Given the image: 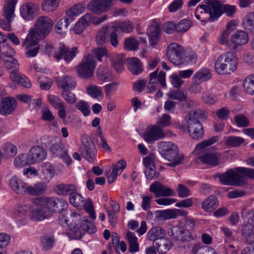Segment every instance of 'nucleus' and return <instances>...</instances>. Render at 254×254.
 Segmentation results:
<instances>
[{
    "instance_id": "3",
    "label": "nucleus",
    "mask_w": 254,
    "mask_h": 254,
    "mask_svg": "<svg viewBox=\"0 0 254 254\" xmlns=\"http://www.w3.org/2000/svg\"><path fill=\"white\" fill-rule=\"evenodd\" d=\"M237 58L231 52H226L218 57L215 63V70L219 74H229L237 67Z\"/></svg>"
},
{
    "instance_id": "4",
    "label": "nucleus",
    "mask_w": 254,
    "mask_h": 254,
    "mask_svg": "<svg viewBox=\"0 0 254 254\" xmlns=\"http://www.w3.org/2000/svg\"><path fill=\"white\" fill-rule=\"evenodd\" d=\"M32 202L34 205L31 213L29 214L32 220L41 221L51 217L44 196L32 198Z\"/></svg>"
},
{
    "instance_id": "40",
    "label": "nucleus",
    "mask_w": 254,
    "mask_h": 254,
    "mask_svg": "<svg viewBox=\"0 0 254 254\" xmlns=\"http://www.w3.org/2000/svg\"><path fill=\"white\" fill-rule=\"evenodd\" d=\"M128 68L130 72L134 75H137L143 70L142 64L138 59L131 58L128 63Z\"/></svg>"
},
{
    "instance_id": "8",
    "label": "nucleus",
    "mask_w": 254,
    "mask_h": 254,
    "mask_svg": "<svg viewBox=\"0 0 254 254\" xmlns=\"http://www.w3.org/2000/svg\"><path fill=\"white\" fill-rule=\"evenodd\" d=\"M81 140L79 151L81 155L89 162H93L96 159L97 154V149L93 142L87 134H83Z\"/></svg>"
},
{
    "instance_id": "30",
    "label": "nucleus",
    "mask_w": 254,
    "mask_h": 254,
    "mask_svg": "<svg viewBox=\"0 0 254 254\" xmlns=\"http://www.w3.org/2000/svg\"><path fill=\"white\" fill-rule=\"evenodd\" d=\"M91 20L92 15L91 14L87 13L85 14L75 24L73 28V32L76 34L82 33L88 26L89 23L91 22Z\"/></svg>"
},
{
    "instance_id": "21",
    "label": "nucleus",
    "mask_w": 254,
    "mask_h": 254,
    "mask_svg": "<svg viewBox=\"0 0 254 254\" xmlns=\"http://www.w3.org/2000/svg\"><path fill=\"white\" fill-rule=\"evenodd\" d=\"M112 0H94L88 4V9L96 14L107 11L112 5Z\"/></svg>"
},
{
    "instance_id": "17",
    "label": "nucleus",
    "mask_w": 254,
    "mask_h": 254,
    "mask_svg": "<svg viewBox=\"0 0 254 254\" xmlns=\"http://www.w3.org/2000/svg\"><path fill=\"white\" fill-rule=\"evenodd\" d=\"M47 151L43 147L34 146L31 148L27 154L30 165L39 163L44 161L47 157Z\"/></svg>"
},
{
    "instance_id": "55",
    "label": "nucleus",
    "mask_w": 254,
    "mask_h": 254,
    "mask_svg": "<svg viewBox=\"0 0 254 254\" xmlns=\"http://www.w3.org/2000/svg\"><path fill=\"white\" fill-rule=\"evenodd\" d=\"M168 96L170 99L182 101L187 99V94L183 91L177 90L169 92Z\"/></svg>"
},
{
    "instance_id": "50",
    "label": "nucleus",
    "mask_w": 254,
    "mask_h": 254,
    "mask_svg": "<svg viewBox=\"0 0 254 254\" xmlns=\"http://www.w3.org/2000/svg\"><path fill=\"white\" fill-rule=\"evenodd\" d=\"M139 42L133 37L127 38L124 42V47L127 51H136L138 50Z\"/></svg>"
},
{
    "instance_id": "32",
    "label": "nucleus",
    "mask_w": 254,
    "mask_h": 254,
    "mask_svg": "<svg viewBox=\"0 0 254 254\" xmlns=\"http://www.w3.org/2000/svg\"><path fill=\"white\" fill-rule=\"evenodd\" d=\"M54 190L59 195H70L73 191H77V188L74 185L61 184L57 185Z\"/></svg>"
},
{
    "instance_id": "28",
    "label": "nucleus",
    "mask_w": 254,
    "mask_h": 254,
    "mask_svg": "<svg viewBox=\"0 0 254 254\" xmlns=\"http://www.w3.org/2000/svg\"><path fill=\"white\" fill-rule=\"evenodd\" d=\"M47 189V185L44 182H38L33 186L27 185L26 194L38 196L44 194Z\"/></svg>"
},
{
    "instance_id": "26",
    "label": "nucleus",
    "mask_w": 254,
    "mask_h": 254,
    "mask_svg": "<svg viewBox=\"0 0 254 254\" xmlns=\"http://www.w3.org/2000/svg\"><path fill=\"white\" fill-rule=\"evenodd\" d=\"M16 100L12 98L5 97L0 99V114L5 115L11 114L16 107Z\"/></svg>"
},
{
    "instance_id": "33",
    "label": "nucleus",
    "mask_w": 254,
    "mask_h": 254,
    "mask_svg": "<svg viewBox=\"0 0 254 254\" xmlns=\"http://www.w3.org/2000/svg\"><path fill=\"white\" fill-rule=\"evenodd\" d=\"M110 60L112 66L118 72H122L124 68L125 60L122 55L112 54L110 56Z\"/></svg>"
},
{
    "instance_id": "52",
    "label": "nucleus",
    "mask_w": 254,
    "mask_h": 254,
    "mask_svg": "<svg viewBox=\"0 0 254 254\" xmlns=\"http://www.w3.org/2000/svg\"><path fill=\"white\" fill-rule=\"evenodd\" d=\"M87 92L92 98L98 99L103 97V93L100 87L91 85L87 87Z\"/></svg>"
},
{
    "instance_id": "29",
    "label": "nucleus",
    "mask_w": 254,
    "mask_h": 254,
    "mask_svg": "<svg viewBox=\"0 0 254 254\" xmlns=\"http://www.w3.org/2000/svg\"><path fill=\"white\" fill-rule=\"evenodd\" d=\"M77 82L74 78L71 76L64 75L58 81V86L64 90L73 89L76 86Z\"/></svg>"
},
{
    "instance_id": "56",
    "label": "nucleus",
    "mask_w": 254,
    "mask_h": 254,
    "mask_svg": "<svg viewBox=\"0 0 254 254\" xmlns=\"http://www.w3.org/2000/svg\"><path fill=\"white\" fill-rule=\"evenodd\" d=\"M82 207L84 208L86 211L90 215L91 218L92 219H95V212L94 209L93 203L90 198L84 200Z\"/></svg>"
},
{
    "instance_id": "36",
    "label": "nucleus",
    "mask_w": 254,
    "mask_h": 254,
    "mask_svg": "<svg viewBox=\"0 0 254 254\" xmlns=\"http://www.w3.org/2000/svg\"><path fill=\"white\" fill-rule=\"evenodd\" d=\"M17 0H8L3 9V15L6 20L11 21L14 16V8Z\"/></svg>"
},
{
    "instance_id": "51",
    "label": "nucleus",
    "mask_w": 254,
    "mask_h": 254,
    "mask_svg": "<svg viewBox=\"0 0 254 254\" xmlns=\"http://www.w3.org/2000/svg\"><path fill=\"white\" fill-rule=\"evenodd\" d=\"M245 139L240 136H230L225 139V143L227 145L233 147H238L243 144Z\"/></svg>"
},
{
    "instance_id": "62",
    "label": "nucleus",
    "mask_w": 254,
    "mask_h": 254,
    "mask_svg": "<svg viewBox=\"0 0 254 254\" xmlns=\"http://www.w3.org/2000/svg\"><path fill=\"white\" fill-rule=\"evenodd\" d=\"M84 9V7L81 4H75L66 11V15L67 16H77L83 13Z\"/></svg>"
},
{
    "instance_id": "47",
    "label": "nucleus",
    "mask_w": 254,
    "mask_h": 254,
    "mask_svg": "<svg viewBox=\"0 0 254 254\" xmlns=\"http://www.w3.org/2000/svg\"><path fill=\"white\" fill-rule=\"evenodd\" d=\"M203 13H208L209 14V18H208V20L210 21V19L213 16V12L211 6L206 5H200L198 7H196L195 11V16L197 19H200L201 16L199 14H202Z\"/></svg>"
},
{
    "instance_id": "2",
    "label": "nucleus",
    "mask_w": 254,
    "mask_h": 254,
    "mask_svg": "<svg viewBox=\"0 0 254 254\" xmlns=\"http://www.w3.org/2000/svg\"><path fill=\"white\" fill-rule=\"evenodd\" d=\"M158 149L161 156L170 161L166 164L171 167H174L180 164L184 160V155L179 154L178 146L172 142H160Z\"/></svg>"
},
{
    "instance_id": "48",
    "label": "nucleus",
    "mask_w": 254,
    "mask_h": 254,
    "mask_svg": "<svg viewBox=\"0 0 254 254\" xmlns=\"http://www.w3.org/2000/svg\"><path fill=\"white\" fill-rule=\"evenodd\" d=\"M59 2V0H43L42 9L47 12H53L58 7Z\"/></svg>"
},
{
    "instance_id": "11",
    "label": "nucleus",
    "mask_w": 254,
    "mask_h": 254,
    "mask_svg": "<svg viewBox=\"0 0 254 254\" xmlns=\"http://www.w3.org/2000/svg\"><path fill=\"white\" fill-rule=\"evenodd\" d=\"M50 152L54 156L62 159L67 165L71 163V159L67 154V149L61 139H55L50 147Z\"/></svg>"
},
{
    "instance_id": "37",
    "label": "nucleus",
    "mask_w": 254,
    "mask_h": 254,
    "mask_svg": "<svg viewBox=\"0 0 254 254\" xmlns=\"http://www.w3.org/2000/svg\"><path fill=\"white\" fill-rule=\"evenodd\" d=\"M153 246L161 254H166L172 247V244L169 239L163 238L156 241Z\"/></svg>"
},
{
    "instance_id": "27",
    "label": "nucleus",
    "mask_w": 254,
    "mask_h": 254,
    "mask_svg": "<svg viewBox=\"0 0 254 254\" xmlns=\"http://www.w3.org/2000/svg\"><path fill=\"white\" fill-rule=\"evenodd\" d=\"M249 40L248 34L245 31L241 30L235 32L231 37V41L234 44V49L238 46L246 44Z\"/></svg>"
},
{
    "instance_id": "59",
    "label": "nucleus",
    "mask_w": 254,
    "mask_h": 254,
    "mask_svg": "<svg viewBox=\"0 0 254 254\" xmlns=\"http://www.w3.org/2000/svg\"><path fill=\"white\" fill-rule=\"evenodd\" d=\"M176 25L177 32H186L191 26V22L188 19H184L180 20Z\"/></svg>"
},
{
    "instance_id": "10",
    "label": "nucleus",
    "mask_w": 254,
    "mask_h": 254,
    "mask_svg": "<svg viewBox=\"0 0 254 254\" xmlns=\"http://www.w3.org/2000/svg\"><path fill=\"white\" fill-rule=\"evenodd\" d=\"M212 7L213 16L210 19V22L216 20L223 13H225L228 16L231 17L236 12V8L234 5L223 4L217 0H213L210 2Z\"/></svg>"
},
{
    "instance_id": "12",
    "label": "nucleus",
    "mask_w": 254,
    "mask_h": 254,
    "mask_svg": "<svg viewBox=\"0 0 254 254\" xmlns=\"http://www.w3.org/2000/svg\"><path fill=\"white\" fill-rule=\"evenodd\" d=\"M205 117V112L200 109L189 112L185 118L188 131L192 130L193 128L200 129L202 125L199 120Z\"/></svg>"
},
{
    "instance_id": "38",
    "label": "nucleus",
    "mask_w": 254,
    "mask_h": 254,
    "mask_svg": "<svg viewBox=\"0 0 254 254\" xmlns=\"http://www.w3.org/2000/svg\"><path fill=\"white\" fill-rule=\"evenodd\" d=\"M211 77L212 74L209 69L202 68L193 75V78L195 81L201 83L209 80Z\"/></svg>"
},
{
    "instance_id": "60",
    "label": "nucleus",
    "mask_w": 254,
    "mask_h": 254,
    "mask_svg": "<svg viewBox=\"0 0 254 254\" xmlns=\"http://www.w3.org/2000/svg\"><path fill=\"white\" fill-rule=\"evenodd\" d=\"M80 227L83 230L89 233L93 234L96 231V228L94 224L87 219L82 220Z\"/></svg>"
},
{
    "instance_id": "63",
    "label": "nucleus",
    "mask_w": 254,
    "mask_h": 254,
    "mask_svg": "<svg viewBox=\"0 0 254 254\" xmlns=\"http://www.w3.org/2000/svg\"><path fill=\"white\" fill-rule=\"evenodd\" d=\"M4 65L7 69H13V70L19 69V64L16 59L13 57H9L4 60Z\"/></svg>"
},
{
    "instance_id": "35",
    "label": "nucleus",
    "mask_w": 254,
    "mask_h": 254,
    "mask_svg": "<svg viewBox=\"0 0 254 254\" xmlns=\"http://www.w3.org/2000/svg\"><path fill=\"white\" fill-rule=\"evenodd\" d=\"M42 180L45 182H49L54 177L55 170L54 166L50 163L44 164L42 167Z\"/></svg>"
},
{
    "instance_id": "54",
    "label": "nucleus",
    "mask_w": 254,
    "mask_h": 254,
    "mask_svg": "<svg viewBox=\"0 0 254 254\" xmlns=\"http://www.w3.org/2000/svg\"><path fill=\"white\" fill-rule=\"evenodd\" d=\"M55 29L56 32L59 34L65 33L68 30L67 20L65 18H61L57 23Z\"/></svg>"
},
{
    "instance_id": "57",
    "label": "nucleus",
    "mask_w": 254,
    "mask_h": 254,
    "mask_svg": "<svg viewBox=\"0 0 254 254\" xmlns=\"http://www.w3.org/2000/svg\"><path fill=\"white\" fill-rule=\"evenodd\" d=\"M235 122L239 127H247L250 125V121L248 117L243 114H239L235 116Z\"/></svg>"
},
{
    "instance_id": "61",
    "label": "nucleus",
    "mask_w": 254,
    "mask_h": 254,
    "mask_svg": "<svg viewBox=\"0 0 254 254\" xmlns=\"http://www.w3.org/2000/svg\"><path fill=\"white\" fill-rule=\"evenodd\" d=\"M96 41L99 45H103L106 43L108 41L107 28H102L98 32Z\"/></svg>"
},
{
    "instance_id": "7",
    "label": "nucleus",
    "mask_w": 254,
    "mask_h": 254,
    "mask_svg": "<svg viewBox=\"0 0 254 254\" xmlns=\"http://www.w3.org/2000/svg\"><path fill=\"white\" fill-rule=\"evenodd\" d=\"M215 177L218 178L221 183L224 185L243 186L247 183V181L232 169H228L224 173L218 174Z\"/></svg>"
},
{
    "instance_id": "25",
    "label": "nucleus",
    "mask_w": 254,
    "mask_h": 254,
    "mask_svg": "<svg viewBox=\"0 0 254 254\" xmlns=\"http://www.w3.org/2000/svg\"><path fill=\"white\" fill-rule=\"evenodd\" d=\"M9 186L11 190L17 194H25L28 184L16 176H12L9 180Z\"/></svg>"
},
{
    "instance_id": "46",
    "label": "nucleus",
    "mask_w": 254,
    "mask_h": 254,
    "mask_svg": "<svg viewBox=\"0 0 254 254\" xmlns=\"http://www.w3.org/2000/svg\"><path fill=\"white\" fill-rule=\"evenodd\" d=\"M133 28L132 23L129 21L119 22L116 24L113 27V28L117 31L120 30L122 32L125 33L131 32Z\"/></svg>"
},
{
    "instance_id": "31",
    "label": "nucleus",
    "mask_w": 254,
    "mask_h": 254,
    "mask_svg": "<svg viewBox=\"0 0 254 254\" xmlns=\"http://www.w3.org/2000/svg\"><path fill=\"white\" fill-rule=\"evenodd\" d=\"M165 231L161 227H155L151 228L147 234V239L153 242V244L161 239L164 238Z\"/></svg>"
},
{
    "instance_id": "44",
    "label": "nucleus",
    "mask_w": 254,
    "mask_h": 254,
    "mask_svg": "<svg viewBox=\"0 0 254 254\" xmlns=\"http://www.w3.org/2000/svg\"><path fill=\"white\" fill-rule=\"evenodd\" d=\"M17 152V147L13 144L7 142L2 146V154L6 158L14 156Z\"/></svg>"
},
{
    "instance_id": "23",
    "label": "nucleus",
    "mask_w": 254,
    "mask_h": 254,
    "mask_svg": "<svg viewBox=\"0 0 254 254\" xmlns=\"http://www.w3.org/2000/svg\"><path fill=\"white\" fill-rule=\"evenodd\" d=\"M149 190L154 194L156 197L171 196L173 195V193L171 189L165 187L159 182H155L151 184L150 186Z\"/></svg>"
},
{
    "instance_id": "49",
    "label": "nucleus",
    "mask_w": 254,
    "mask_h": 254,
    "mask_svg": "<svg viewBox=\"0 0 254 254\" xmlns=\"http://www.w3.org/2000/svg\"><path fill=\"white\" fill-rule=\"evenodd\" d=\"M243 26L245 29L254 31V13H249L245 17Z\"/></svg>"
},
{
    "instance_id": "58",
    "label": "nucleus",
    "mask_w": 254,
    "mask_h": 254,
    "mask_svg": "<svg viewBox=\"0 0 254 254\" xmlns=\"http://www.w3.org/2000/svg\"><path fill=\"white\" fill-rule=\"evenodd\" d=\"M235 170L242 176L254 180V169L246 167H237Z\"/></svg>"
},
{
    "instance_id": "41",
    "label": "nucleus",
    "mask_w": 254,
    "mask_h": 254,
    "mask_svg": "<svg viewBox=\"0 0 254 254\" xmlns=\"http://www.w3.org/2000/svg\"><path fill=\"white\" fill-rule=\"evenodd\" d=\"M67 235L70 239L80 240L82 238L84 233L81 231L79 226H75L72 223H70Z\"/></svg>"
},
{
    "instance_id": "20",
    "label": "nucleus",
    "mask_w": 254,
    "mask_h": 254,
    "mask_svg": "<svg viewBox=\"0 0 254 254\" xmlns=\"http://www.w3.org/2000/svg\"><path fill=\"white\" fill-rule=\"evenodd\" d=\"M77 52V48L73 47L71 49H69L63 43H60L58 51L55 53L54 57L57 60L64 58L66 62L69 63L75 57Z\"/></svg>"
},
{
    "instance_id": "34",
    "label": "nucleus",
    "mask_w": 254,
    "mask_h": 254,
    "mask_svg": "<svg viewBox=\"0 0 254 254\" xmlns=\"http://www.w3.org/2000/svg\"><path fill=\"white\" fill-rule=\"evenodd\" d=\"M218 205V201L216 196L210 195L202 203V209L206 212H211L215 209Z\"/></svg>"
},
{
    "instance_id": "9",
    "label": "nucleus",
    "mask_w": 254,
    "mask_h": 254,
    "mask_svg": "<svg viewBox=\"0 0 254 254\" xmlns=\"http://www.w3.org/2000/svg\"><path fill=\"white\" fill-rule=\"evenodd\" d=\"M95 66L93 56L88 54L83 57L80 63L77 66L76 71L80 77L89 78L93 75Z\"/></svg>"
},
{
    "instance_id": "45",
    "label": "nucleus",
    "mask_w": 254,
    "mask_h": 254,
    "mask_svg": "<svg viewBox=\"0 0 254 254\" xmlns=\"http://www.w3.org/2000/svg\"><path fill=\"white\" fill-rule=\"evenodd\" d=\"M84 198L76 191H73L69 196L70 204L76 207L81 208L83 205Z\"/></svg>"
},
{
    "instance_id": "13",
    "label": "nucleus",
    "mask_w": 254,
    "mask_h": 254,
    "mask_svg": "<svg viewBox=\"0 0 254 254\" xmlns=\"http://www.w3.org/2000/svg\"><path fill=\"white\" fill-rule=\"evenodd\" d=\"M158 68L155 71L151 73L149 75V82L147 85V92L151 93L157 89L158 86V82L161 84L162 87H166V84L165 82L166 73L164 71H161L158 74Z\"/></svg>"
},
{
    "instance_id": "16",
    "label": "nucleus",
    "mask_w": 254,
    "mask_h": 254,
    "mask_svg": "<svg viewBox=\"0 0 254 254\" xmlns=\"http://www.w3.org/2000/svg\"><path fill=\"white\" fill-rule=\"evenodd\" d=\"M34 204L32 198L29 202L18 205L13 211V217L17 220V223L20 225L25 224V219L21 218V216H25L28 213H31Z\"/></svg>"
},
{
    "instance_id": "14",
    "label": "nucleus",
    "mask_w": 254,
    "mask_h": 254,
    "mask_svg": "<svg viewBox=\"0 0 254 254\" xmlns=\"http://www.w3.org/2000/svg\"><path fill=\"white\" fill-rule=\"evenodd\" d=\"M38 39L32 37L31 34H28L24 41L22 43V46L26 50L25 55L28 58H33L37 56L40 47L38 45Z\"/></svg>"
},
{
    "instance_id": "18",
    "label": "nucleus",
    "mask_w": 254,
    "mask_h": 254,
    "mask_svg": "<svg viewBox=\"0 0 254 254\" xmlns=\"http://www.w3.org/2000/svg\"><path fill=\"white\" fill-rule=\"evenodd\" d=\"M165 136L164 130L160 127L155 125L148 127L144 132L143 137L147 142L163 138Z\"/></svg>"
},
{
    "instance_id": "43",
    "label": "nucleus",
    "mask_w": 254,
    "mask_h": 254,
    "mask_svg": "<svg viewBox=\"0 0 254 254\" xmlns=\"http://www.w3.org/2000/svg\"><path fill=\"white\" fill-rule=\"evenodd\" d=\"M155 217L157 219L168 220L176 218V212L172 209H167L165 210H158L155 212Z\"/></svg>"
},
{
    "instance_id": "19",
    "label": "nucleus",
    "mask_w": 254,
    "mask_h": 254,
    "mask_svg": "<svg viewBox=\"0 0 254 254\" xmlns=\"http://www.w3.org/2000/svg\"><path fill=\"white\" fill-rule=\"evenodd\" d=\"M168 234L176 241L185 242L191 241V234L188 231H184L182 228L178 226L170 227L168 230Z\"/></svg>"
},
{
    "instance_id": "1",
    "label": "nucleus",
    "mask_w": 254,
    "mask_h": 254,
    "mask_svg": "<svg viewBox=\"0 0 254 254\" xmlns=\"http://www.w3.org/2000/svg\"><path fill=\"white\" fill-rule=\"evenodd\" d=\"M217 140L216 137H212L199 143L194 148V153L198 155V158L204 164L213 166L218 165L220 155L211 147L207 148Z\"/></svg>"
},
{
    "instance_id": "39",
    "label": "nucleus",
    "mask_w": 254,
    "mask_h": 254,
    "mask_svg": "<svg viewBox=\"0 0 254 254\" xmlns=\"http://www.w3.org/2000/svg\"><path fill=\"white\" fill-rule=\"evenodd\" d=\"M244 91L248 94L254 95V73L247 76L243 82Z\"/></svg>"
},
{
    "instance_id": "42",
    "label": "nucleus",
    "mask_w": 254,
    "mask_h": 254,
    "mask_svg": "<svg viewBox=\"0 0 254 254\" xmlns=\"http://www.w3.org/2000/svg\"><path fill=\"white\" fill-rule=\"evenodd\" d=\"M160 33L159 27L151 26L147 31L148 36L149 37V42L151 45H156L158 42V39Z\"/></svg>"
},
{
    "instance_id": "64",
    "label": "nucleus",
    "mask_w": 254,
    "mask_h": 254,
    "mask_svg": "<svg viewBox=\"0 0 254 254\" xmlns=\"http://www.w3.org/2000/svg\"><path fill=\"white\" fill-rule=\"evenodd\" d=\"M76 107L85 116H88L90 113L89 106L88 103L84 101H79L76 104Z\"/></svg>"
},
{
    "instance_id": "24",
    "label": "nucleus",
    "mask_w": 254,
    "mask_h": 254,
    "mask_svg": "<svg viewBox=\"0 0 254 254\" xmlns=\"http://www.w3.org/2000/svg\"><path fill=\"white\" fill-rule=\"evenodd\" d=\"M48 100L53 107L58 110L59 117L65 121L66 117V113L65 105L64 102L59 97L54 95H50L48 97Z\"/></svg>"
},
{
    "instance_id": "53",
    "label": "nucleus",
    "mask_w": 254,
    "mask_h": 254,
    "mask_svg": "<svg viewBox=\"0 0 254 254\" xmlns=\"http://www.w3.org/2000/svg\"><path fill=\"white\" fill-rule=\"evenodd\" d=\"M62 96L67 103L73 104L77 101V97L74 93L69 90H63L62 93Z\"/></svg>"
},
{
    "instance_id": "6",
    "label": "nucleus",
    "mask_w": 254,
    "mask_h": 254,
    "mask_svg": "<svg viewBox=\"0 0 254 254\" xmlns=\"http://www.w3.org/2000/svg\"><path fill=\"white\" fill-rule=\"evenodd\" d=\"M167 55L169 60L175 65L185 63L186 52L183 47L176 43H172L168 45Z\"/></svg>"
},
{
    "instance_id": "5",
    "label": "nucleus",
    "mask_w": 254,
    "mask_h": 254,
    "mask_svg": "<svg viewBox=\"0 0 254 254\" xmlns=\"http://www.w3.org/2000/svg\"><path fill=\"white\" fill-rule=\"evenodd\" d=\"M53 25V21L49 17L40 16L37 19L34 28L30 30L28 34H31L36 39H43L49 35Z\"/></svg>"
},
{
    "instance_id": "15",
    "label": "nucleus",
    "mask_w": 254,
    "mask_h": 254,
    "mask_svg": "<svg viewBox=\"0 0 254 254\" xmlns=\"http://www.w3.org/2000/svg\"><path fill=\"white\" fill-rule=\"evenodd\" d=\"M44 197L51 216L54 213H60L67 208V202L62 198L48 196Z\"/></svg>"
},
{
    "instance_id": "22",
    "label": "nucleus",
    "mask_w": 254,
    "mask_h": 254,
    "mask_svg": "<svg viewBox=\"0 0 254 254\" xmlns=\"http://www.w3.org/2000/svg\"><path fill=\"white\" fill-rule=\"evenodd\" d=\"M38 6L33 3L28 2L23 4L20 9L21 16L25 20H31L37 15Z\"/></svg>"
}]
</instances>
